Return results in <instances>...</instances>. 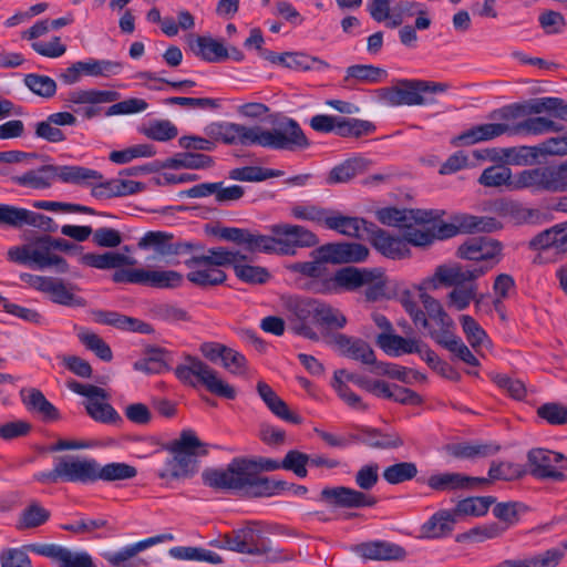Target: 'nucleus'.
Masks as SVG:
<instances>
[{"label":"nucleus","mask_w":567,"mask_h":567,"mask_svg":"<svg viewBox=\"0 0 567 567\" xmlns=\"http://www.w3.org/2000/svg\"><path fill=\"white\" fill-rule=\"evenodd\" d=\"M377 130L375 125L365 120L355 117H340L337 124V135L340 137H355L359 138L364 135H370Z\"/></svg>","instance_id":"09e8293b"},{"label":"nucleus","mask_w":567,"mask_h":567,"mask_svg":"<svg viewBox=\"0 0 567 567\" xmlns=\"http://www.w3.org/2000/svg\"><path fill=\"white\" fill-rule=\"evenodd\" d=\"M516 187L533 192H567V159L557 165L524 169L516 174Z\"/></svg>","instance_id":"9b49d317"},{"label":"nucleus","mask_w":567,"mask_h":567,"mask_svg":"<svg viewBox=\"0 0 567 567\" xmlns=\"http://www.w3.org/2000/svg\"><path fill=\"white\" fill-rule=\"evenodd\" d=\"M561 130L563 125L550 118L544 116H529L526 120L512 125V136H536L548 132H559Z\"/></svg>","instance_id":"58836bf2"},{"label":"nucleus","mask_w":567,"mask_h":567,"mask_svg":"<svg viewBox=\"0 0 567 567\" xmlns=\"http://www.w3.org/2000/svg\"><path fill=\"white\" fill-rule=\"evenodd\" d=\"M537 415L550 425L567 424V406L558 402H549L537 409Z\"/></svg>","instance_id":"774afa93"},{"label":"nucleus","mask_w":567,"mask_h":567,"mask_svg":"<svg viewBox=\"0 0 567 567\" xmlns=\"http://www.w3.org/2000/svg\"><path fill=\"white\" fill-rule=\"evenodd\" d=\"M79 66H82L84 75L104 78L116 75L123 69V64L118 61L96 59H87L83 61V64H79Z\"/></svg>","instance_id":"6e6d98bb"},{"label":"nucleus","mask_w":567,"mask_h":567,"mask_svg":"<svg viewBox=\"0 0 567 567\" xmlns=\"http://www.w3.org/2000/svg\"><path fill=\"white\" fill-rule=\"evenodd\" d=\"M529 474L536 480L565 482L567 476V457L559 452L547 449H532L527 453Z\"/></svg>","instance_id":"ddd939ff"},{"label":"nucleus","mask_w":567,"mask_h":567,"mask_svg":"<svg viewBox=\"0 0 567 567\" xmlns=\"http://www.w3.org/2000/svg\"><path fill=\"white\" fill-rule=\"evenodd\" d=\"M166 357V350L162 348H150L142 359L134 362L133 368L146 374H159L168 370Z\"/></svg>","instance_id":"37998d69"},{"label":"nucleus","mask_w":567,"mask_h":567,"mask_svg":"<svg viewBox=\"0 0 567 567\" xmlns=\"http://www.w3.org/2000/svg\"><path fill=\"white\" fill-rule=\"evenodd\" d=\"M87 414L97 422L116 424L122 422V417L116 410L109 403L100 401H87L85 404Z\"/></svg>","instance_id":"0e129e2a"},{"label":"nucleus","mask_w":567,"mask_h":567,"mask_svg":"<svg viewBox=\"0 0 567 567\" xmlns=\"http://www.w3.org/2000/svg\"><path fill=\"white\" fill-rule=\"evenodd\" d=\"M80 262L84 266L96 269H117L123 266H134L136 260L115 251L104 254L86 252L80 257Z\"/></svg>","instance_id":"f704fd0d"},{"label":"nucleus","mask_w":567,"mask_h":567,"mask_svg":"<svg viewBox=\"0 0 567 567\" xmlns=\"http://www.w3.org/2000/svg\"><path fill=\"white\" fill-rule=\"evenodd\" d=\"M78 338L87 350L94 352L101 360L110 362L113 359L110 346L99 334L89 330H81Z\"/></svg>","instance_id":"bf43d9fd"},{"label":"nucleus","mask_w":567,"mask_h":567,"mask_svg":"<svg viewBox=\"0 0 567 567\" xmlns=\"http://www.w3.org/2000/svg\"><path fill=\"white\" fill-rule=\"evenodd\" d=\"M141 132L150 140L157 142H167L178 135L177 127L168 120L151 121Z\"/></svg>","instance_id":"13d9d810"},{"label":"nucleus","mask_w":567,"mask_h":567,"mask_svg":"<svg viewBox=\"0 0 567 567\" xmlns=\"http://www.w3.org/2000/svg\"><path fill=\"white\" fill-rule=\"evenodd\" d=\"M478 183L485 187L506 186L515 190L525 188L516 187V175L512 176L511 169L503 165H494L485 168L478 178Z\"/></svg>","instance_id":"a19ab883"},{"label":"nucleus","mask_w":567,"mask_h":567,"mask_svg":"<svg viewBox=\"0 0 567 567\" xmlns=\"http://www.w3.org/2000/svg\"><path fill=\"white\" fill-rule=\"evenodd\" d=\"M156 154L155 148L151 144H137L122 151H113L109 158L115 164H127L134 158L152 157Z\"/></svg>","instance_id":"e2e57ef3"},{"label":"nucleus","mask_w":567,"mask_h":567,"mask_svg":"<svg viewBox=\"0 0 567 567\" xmlns=\"http://www.w3.org/2000/svg\"><path fill=\"white\" fill-rule=\"evenodd\" d=\"M502 210L507 214L516 225L539 226L551 220L550 214L538 208H528L516 202L503 204Z\"/></svg>","instance_id":"473e14b6"},{"label":"nucleus","mask_w":567,"mask_h":567,"mask_svg":"<svg viewBox=\"0 0 567 567\" xmlns=\"http://www.w3.org/2000/svg\"><path fill=\"white\" fill-rule=\"evenodd\" d=\"M55 177L64 183L82 184L90 179H101L102 174L83 166L42 165L38 169H30L21 176H13L11 179L19 186L45 189L52 185Z\"/></svg>","instance_id":"9d476101"},{"label":"nucleus","mask_w":567,"mask_h":567,"mask_svg":"<svg viewBox=\"0 0 567 567\" xmlns=\"http://www.w3.org/2000/svg\"><path fill=\"white\" fill-rule=\"evenodd\" d=\"M25 86L41 97H52L56 92V83L47 75L30 73L24 76Z\"/></svg>","instance_id":"69168bd1"},{"label":"nucleus","mask_w":567,"mask_h":567,"mask_svg":"<svg viewBox=\"0 0 567 567\" xmlns=\"http://www.w3.org/2000/svg\"><path fill=\"white\" fill-rule=\"evenodd\" d=\"M210 163V157L200 153L185 152L177 153L166 158L159 166L161 168H192L205 167Z\"/></svg>","instance_id":"8fccbe9b"},{"label":"nucleus","mask_w":567,"mask_h":567,"mask_svg":"<svg viewBox=\"0 0 567 567\" xmlns=\"http://www.w3.org/2000/svg\"><path fill=\"white\" fill-rule=\"evenodd\" d=\"M496 502L494 496H473L460 501L454 511L455 518L457 516L472 515L484 516L492 504Z\"/></svg>","instance_id":"603ef678"},{"label":"nucleus","mask_w":567,"mask_h":567,"mask_svg":"<svg viewBox=\"0 0 567 567\" xmlns=\"http://www.w3.org/2000/svg\"><path fill=\"white\" fill-rule=\"evenodd\" d=\"M456 523L455 514L449 511H439L421 526L422 537L434 539L447 536Z\"/></svg>","instance_id":"e433bc0d"},{"label":"nucleus","mask_w":567,"mask_h":567,"mask_svg":"<svg viewBox=\"0 0 567 567\" xmlns=\"http://www.w3.org/2000/svg\"><path fill=\"white\" fill-rule=\"evenodd\" d=\"M173 234L151 230L140 239L137 245L141 249H154L163 257L183 255L203 248L200 245L190 241H173Z\"/></svg>","instance_id":"dca6fc26"},{"label":"nucleus","mask_w":567,"mask_h":567,"mask_svg":"<svg viewBox=\"0 0 567 567\" xmlns=\"http://www.w3.org/2000/svg\"><path fill=\"white\" fill-rule=\"evenodd\" d=\"M136 555L133 546L128 545L117 551L103 553L102 556L112 567H148V561Z\"/></svg>","instance_id":"864d4df0"},{"label":"nucleus","mask_w":567,"mask_h":567,"mask_svg":"<svg viewBox=\"0 0 567 567\" xmlns=\"http://www.w3.org/2000/svg\"><path fill=\"white\" fill-rule=\"evenodd\" d=\"M488 266H440L435 271L437 280L445 286L463 287L467 281H474L488 271Z\"/></svg>","instance_id":"c756f323"},{"label":"nucleus","mask_w":567,"mask_h":567,"mask_svg":"<svg viewBox=\"0 0 567 567\" xmlns=\"http://www.w3.org/2000/svg\"><path fill=\"white\" fill-rule=\"evenodd\" d=\"M451 87L446 82H435L419 79H398L392 86L377 90L381 101L391 106L432 105L436 103L429 95L444 93Z\"/></svg>","instance_id":"6e6552de"},{"label":"nucleus","mask_w":567,"mask_h":567,"mask_svg":"<svg viewBox=\"0 0 567 567\" xmlns=\"http://www.w3.org/2000/svg\"><path fill=\"white\" fill-rule=\"evenodd\" d=\"M282 468L276 460L260 457L249 460L236 457L225 471H215V487L244 491L247 495L255 489V483L266 477L259 476L262 471Z\"/></svg>","instance_id":"1a4fd4ad"},{"label":"nucleus","mask_w":567,"mask_h":567,"mask_svg":"<svg viewBox=\"0 0 567 567\" xmlns=\"http://www.w3.org/2000/svg\"><path fill=\"white\" fill-rule=\"evenodd\" d=\"M190 269L187 279L198 286L213 285V249L208 250V255L193 256L185 261Z\"/></svg>","instance_id":"4c0bfd02"},{"label":"nucleus","mask_w":567,"mask_h":567,"mask_svg":"<svg viewBox=\"0 0 567 567\" xmlns=\"http://www.w3.org/2000/svg\"><path fill=\"white\" fill-rule=\"evenodd\" d=\"M163 449L169 453L157 475L162 480L178 481L193 477L199 471L200 458L208 456L209 444L202 442L190 429L168 441Z\"/></svg>","instance_id":"20e7f679"},{"label":"nucleus","mask_w":567,"mask_h":567,"mask_svg":"<svg viewBox=\"0 0 567 567\" xmlns=\"http://www.w3.org/2000/svg\"><path fill=\"white\" fill-rule=\"evenodd\" d=\"M261 522L250 520L243 528L219 535L215 538V547L229 549L251 556H264L267 561L278 563L293 559V553L274 547L271 540L262 535Z\"/></svg>","instance_id":"423d86ee"},{"label":"nucleus","mask_w":567,"mask_h":567,"mask_svg":"<svg viewBox=\"0 0 567 567\" xmlns=\"http://www.w3.org/2000/svg\"><path fill=\"white\" fill-rule=\"evenodd\" d=\"M282 305L291 331L312 341L319 340L315 326L338 330L347 324L346 316L338 308L320 299L288 296L282 299Z\"/></svg>","instance_id":"7ed1b4c3"},{"label":"nucleus","mask_w":567,"mask_h":567,"mask_svg":"<svg viewBox=\"0 0 567 567\" xmlns=\"http://www.w3.org/2000/svg\"><path fill=\"white\" fill-rule=\"evenodd\" d=\"M484 477L467 476L457 472H446L442 474L431 475L427 485L437 492L475 489L480 484L486 483Z\"/></svg>","instance_id":"c85d7f7f"},{"label":"nucleus","mask_w":567,"mask_h":567,"mask_svg":"<svg viewBox=\"0 0 567 567\" xmlns=\"http://www.w3.org/2000/svg\"><path fill=\"white\" fill-rule=\"evenodd\" d=\"M120 93L109 90H76L68 94L66 102L81 105V104H102L113 103L120 100Z\"/></svg>","instance_id":"79ce46f5"},{"label":"nucleus","mask_w":567,"mask_h":567,"mask_svg":"<svg viewBox=\"0 0 567 567\" xmlns=\"http://www.w3.org/2000/svg\"><path fill=\"white\" fill-rule=\"evenodd\" d=\"M422 341L412 338H404L394 333H380L377 344L389 355L400 357L402 354L420 352Z\"/></svg>","instance_id":"72a5a7b5"},{"label":"nucleus","mask_w":567,"mask_h":567,"mask_svg":"<svg viewBox=\"0 0 567 567\" xmlns=\"http://www.w3.org/2000/svg\"><path fill=\"white\" fill-rule=\"evenodd\" d=\"M556 101L554 96L530 99L524 103H514L506 105L491 114V118H499L504 121L515 120L520 116L547 113L553 116Z\"/></svg>","instance_id":"aec40b11"},{"label":"nucleus","mask_w":567,"mask_h":567,"mask_svg":"<svg viewBox=\"0 0 567 567\" xmlns=\"http://www.w3.org/2000/svg\"><path fill=\"white\" fill-rule=\"evenodd\" d=\"M321 246L310 252L312 260L296 261L287 266L290 272L299 274L310 281L305 288L318 295H340L358 292L363 289L365 301L375 302L386 297L388 279L381 268H359L346 266L331 272L326 264L327 252H320Z\"/></svg>","instance_id":"f257e3e1"},{"label":"nucleus","mask_w":567,"mask_h":567,"mask_svg":"<svg viewBox=\"0 0 567 567\" xmlns=\"http://www.w3.org/2000/svg\"><path fill=\"white\" fill-rule=\"evenodd\" d=\"M353 551L364 560H403L406 550L386 540H370L355 545Z\"/></svg>","instance_id":"a878e982"},{"label":"nucleus","mask_w":567,"mask_h":567,"mask_svg":"<svg viewBox=\"0 0 567 567\" xmlns=\"http://www.w3.org/2000/svg\"><path fill=\"white\" fill-rule=\"evenodd\" d=\"M503 244L487 237L467 239L457 248V256L474 261H489L497 264L501 260Z\"/></svg>","instance_id":"a211bd4d"},{"label":"nucleus","mask_w":567,"mask_h":567,"mask_svg":"<svg viewBox=\"0 0 567 567\" xmlns=\"http://www.w3.org/2000/svg\"><path fill=\"white\" fill-rule=\"evenodd\" d=\"M61 481L66 483L91 484L97 481L115 482L132 480L137 475L136 467L120 462L101 465L95 458L75 455L58 456Z\"/></svg>","instance_id":"39448f33"},{"label":"nucleus","mask_w":567,"mask_h":567,"mask_svg":"<svg viewBox=\"0 0 567 567\" xmlns=\"http://www.w3.org/2000/svg\"><path fill=\"white\" fill-rule=\"evenodd\" d=\"M92 318L96 323L114 327L122 331L138 332L151 334L154 328L143 320L122 315L117 311L94 309L91 311Z\"/></svg>","instance_id":"393cba45"},{"label":"nucleus","mask_w":567,"mask_h":567,"mask_svg":"<svg viewBox=\"0 0 567 567\" xmlns=\"http://www.w3.org/2000/svg\"><path fill=\"white\" fill-rule=\"evenodd\" d=\"M377 219L392 227H410L413 224H430L434 219V212L425 209H406L396 207H384L375 212Z\"/></svg>","instance_id":"6ab92c4d"},{"label":"nucleus","mask_w":567,"mask_h":567,"mask_svg":"<svg viewBox=\"0 0 567 567\" xmlns=\"http://www.w3.org/2000/svg\"><path fill=\"white\" fill-rule=\"evenodd\" d=\"M331 344H333L343 357L367 365H373V363H377L373 349L361 338L350 337L344 333H336L331 338Z\"/></svg>","instance_id":"4be33fe9"},{"label":"nucleus","mask_w":567,"mask_h":567,"mask_svg":"<svg viewBox=\"0 0 567 567\" xmlns=\"http://www.w3.org/2000/svg\"><path fill=\"white\" fill-rule=\"evenodd\" d=\"M215 358H219L221 365L231 374H243L246 369L245 355L225 344L215 342Z\"/></svg>","instance_id":"3c124183"},{"label":"nucleus","mask_w":567,"mask_h":567,"mask_svg":"<svg viewBox=\"0 0 567 567\" xmlns=\"http://www.w3.org/2000/svg\"><path fill=\"white\" fill-rule=\"evenodd\" d=\"M327 252L326 259L332 265L358 264L368 259L369 248L360 243H328L321 245V251Z\"/></svg>","instance_id":"5701e85b"},{"label":"nucleus","mask_w":567,"mask_h":567,"mask_svg":"<svg viewBox=\"0 0 567 567\" xmlns=\"http://www.w3.org/2000/svg\"><path fill=\"white\" fill-rule=\"evenodd\" d=\"M31 266L38 269H44L55 266L59 272L68 271V262L62 257L53 254L51 236L43 235L35 238L30 244Z\"/></svg>","instance_id":"bb28decb"},{"label":"nucleus","mask_w":567,"mask_h":567,"mask_svg":"<svg viewBox=\"0 0 567 567\" xmlns=\"http://www.w3.org/2000/svg\"><path fill=\"white\" fill-rule=\"evenodd\" d=\"M20 398L27 410L40 415L42 421L52 422L60 419L59 410L35 388L21 389Z\"/></svg>","instance_id":"7c9ffc66"},{"label":"nucleus","mask_w":567,"mask_h":567,"mask_svg":"<svg viewBox=\"0 0 567 567\" xmlns=\"http://www.w3.org/2000/svg\"><path fill=\"white\" fill-rule=\"evenodd\" d=\"M269 230L276 235L279 256H295L298 249L315 248L320 241L312 230L297 224L279 223L271 225Z\"/></svg>","instance_id":"f8f14e48"},{"label":"nucleus","mask_w":567,"mask_h":567,"mask_svg":"<svg viewBox=\"0 0 567 567\" xmlns=\"http://www.w3.org/2000/svg\"><path fill=\"white\" fill-rule=\"evenodd\" d=\"M329 210L312 204H297L290 208V215L298 220L326 225Z\"/></svg>","instance_id":"052dcab7"},{"label":"nucleus","mask_w":567,"mask_h":567,"mask_svg":"<svg viewBox=\"0 0 567 567\" xmlns=\"http://www.w3.org/2000/svg\"><path fill=\"white\" fill-rule=\"evenodd\" d=\"M218 128V135L226 144L289 152L306 150L310 146V141L300 124L287 116L278 121L271 130L260 125L245 126L235 123L219 125Z\"/></svg>","instance_id":"f03ea898"},{"label":"nucleus","mask_w":567,"mask_h":567,"mask_svg":"<svg viewBox=\"0 0 567 567\" xmlns=\"http://www.w3.org/2000/svg\"><path fill=\"white\" fill-rule=\"evenodd\" d=\"M256 388L261 400L276 416L291 424H300L302 422V417L290 412L287 403L277 395L269 384L259 381Z\"/></svg>","instance_id":"2f4dec72"},{"label":"nucleus","mask_w":567,"mask_h":567,"mask_svg":"<svg viewBox=\"0 0 567 567\" xmlns=\"http://www.w3.org/2000/svg\"><path fill=\"white\" fill-rule=\"evenodd\" d=\"M215 236L220 239L243 246L249 252H264L277 255L276 235H261L245 228L219 227L215 225Z\"/></svg>","instance_id":"4468645a"},{"label":"nucleus","mask_w":567,"mask_h":567,"mask_svg":"<svg viewBox=\"0 0 567 567\" xmlns=\"http://www.w3.org/2000/svg\"><path fill=\"white\" fill-rule=\"evenodd\" d=\"M527 471L519 464L512 462H496L493 461L488 468V477H484L487 480L486 483L480 484L481 486H486L491 484L493 481H514L522 478L526 475Z\"/></svg>","instance_id":"49530a36"},{"label":"nucleus","mask_w":567,"mask_h":567,"mask_svg":"<svg viewBox=\"0 0 567 567\" xmlns=\"http://www.w3.org/2000/svg\"><path fill=\"white\" fill-rule=\"evenodd\" d=\"M284 174V171L280 169L261 166H244L230 169L228 177L240 182H262L269 178L280 177Z\"/></svg>","instance_id":"a18cd8bd"},{"label":"nucleus","mask_w":567,"mask_h":567,"mask_svg":"<svg viewBox=\"0 0 567 567\" xmlns=\"http://www.w3.org/2000/svg\"><path fill=\"white\" fill-rule=\"evenodd\" d=\"M183 281V276L174 270H147L142 268V285L153 288H175Z\"/></svg>","instance_id":"de8ad7c7"},{"label":"nucleus","mask_w":567,"mask_h":567,"mask_svg":"<svg viewBox=\"0 0 567 567\" xmlns=\"http://www.w3.org/2000/svg\"><path fill=\"white\" fill-rule=\"evenodd\" d=\"M27 548L31 553L50 558L59 567H96L87 551H74L56 544H29Z\"/></svg>","instance_id":"2eb2a0df"},{"label":"nucleus","mask_w":567,"mask_h":567,"mask_svg":"<svg viewBox=\"0 0 567 567\" xmlns=\"http://www.w3.org/2000/svg\"><path fill=\"white\" fill-rule=\"evenodd\" d=\"M369 225H373V223L362 217L344 216L330 209L324 226L348 237L365 239L370 229Z\"/></svg>","instance_id":"cd10ccee"},{"label":"nucleus","mask_w":567,"mask_h":567,"mask_svg":"<svg viewBox=\"0 0 567 567\" xmlns=\"http://www.w3.org/2000/svg\"><path fill=\"white\" fill-rule=\"evenodd\" d=\"M388 78L386 70L372 64H353L347 68L343 82L348 84L351 80L361 83L375 84Z\"/></svg>","instance_id":"c03bdc74"},{"label":"nucleus","mask_w":567,"mask_h":567,"mask_svg":"<svg viewBox=\"0 0 567 567\" xmlns=\"http://www.w3.org/2000/svg\"><path fill=\"white\" fill-rule=\"evenodd\" d=\"M417 475V466L413 462H399L384 468L382 476L391 485L413 480Z\"/></svg>","instance_id":"4d7b16f0"},{"label":"nucleus","mask_w":567,"mask_h":567,"mask_svg":"<svg viewBox=\"0 0 567 567\" xmlns=\"http://www.w3.org/2000/svg\"><path fill=\"white\" fill-rule=\"evenodd\" d=\"M364 169V161L362 158H350L333 167L327 182L329 184L347 183L354 178Z\"/></svg>","instance_id":"5fc2aeb1"},{"label":"nucleus","mask_w":567,"mask_h":567,"mask_svg":"<svg viewBox=\"0 0 567 567\" xmlns=\"http://www.w3.org/2000/svg\"><path fill=\"white\" fill-rule=\"evenodd\" d=\"M235 275L239 280L249 285H265L271 278L267 268L241 262L235 265Z\"/></svg>","instance_id":"680f3d73"},{"label":"nucleus","mask_w":567,"mask_h":567,"mask_svg":"<svg viewBox=\"0 0 567 567\" xmlns=\"http://www.w3.org/2000/svg\"><path fill=\"white\" fill-rule=\"evenodd\" d=\"M175 375L184 384L213 392V371L198 358L186 357L184 363L176 367Z\"/></svg>","instance_id":"412c9836"},{"label":"nucleus","mask_w":567,"mask_h":567,"mask_svg":"<svg viewBox=\"0 0 567 567\" xmlns=\"http://www.w3.org/2000/svg\"><path fill=\"white\" fill-rule=\"evenodd\" d=\"M566 546L549 548L526 558L527 567H557L566 554Z\"/></svg>","instance_id":"338daca9"},{"label":"nucleus","mask_w":567,"mask_h":567,"mask_svg":"<svg viewBox=\"0 0 567 567\" xmlns=\"http://www.w3.org/2000/svg\"><path fill=\"white\" fill-rule=\"evenodd\" d=\"M350 440L379 450L398 449L404 444L402 437L395 432L384 433L380 429L365 425L355 426V432L350 433Z\"/></svg>","instance_id":"b1692460"},{"label":"nucleus","mask_w":567,"mask_h":567,"mask_svg":"<svg viewBox=\"0 0 567 567\" xmlns=\"http://www.w3.org/2000/svg\"><path fill=\"white\" fill-rule=\"evenodd\" d=\"M380 466L375 462L362 465L354 475L355 485L359 489L347 486L324 487L320 492V499L332 507L339 508H364L378 504L374 495L364 493L372 489L379 482Z\"/></svg>","instance_id":"0eeeda50"},{"label":"nucleus","mask_w":567,"mask_h":567,"mask_svg":"<svg viewBox=\"0 0 567 567\" xmlns=\"http://www.w3.org/2000/svg\"><path fill=\"white\" fill-rule=\"evenodd\" d=\"M369 234L365 239L382 256L390 259H403L410 256V248L404 236L391 235L389 231L378 227L374 223L369 225Z\"/></svg>","instance_id":"f3484780"},{"label":"nucleus","mask_w":567,"mask_h":567,"mask_svg":"<svg viewBox=\"0 0 567 567\" xmlns=\"http://www.w3.org/2000/svg\"><path fill=\"white\" fill-rule=\"evenodd\" d=\"M50 517V511L43 507L39 502L33 501L19 514L16 528L18 530L38 528L44 525Z\"/></svg>","instance_id":"ea45409f"},{"label":"nucleus","mask_w":567,"mask_h":567,"mask_svg":"<svg viewBox=\"0 0 567 567\" xmlns=\"http://www.w3.org/2000/svg\"><path fill=\"white\" fill-rule=\"evenodd\" d=\"M74 289H76L74 285H66L62 279L51 277L43 292L48 293L54 303L68 307H84L86 305L85 299L74 295Z\"/></svg>","instance_id":"c9c22d12"}]
</instances>
